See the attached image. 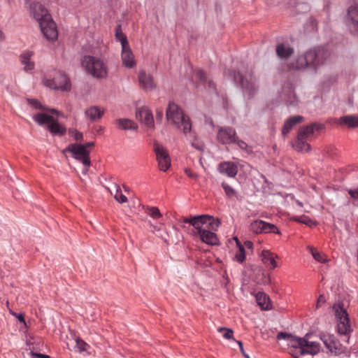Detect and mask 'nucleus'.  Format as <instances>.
<instances>
[{
	"label": "nucleus",
	"instance_id": "30",
	"mask_svg": "<svg viewBox=\"0 0 358 358\" xmlns=\"http://www.w3.org/2000/svg\"><path fill=\"white\" fill-rule=\"evenodd\" d=\"M306 140L298 134L297 138L293 144L294 148L298 152H308L310 150V145L306 142Z\"/></svg>",
	"mask_w": 358,
	"mask_h": 358
},
{
	"label": "nucleus",
	"instance_id": "21",
	"mask_svg": "<svg viewBox=\"0 0 358 358\" xmlns=\"http://www.w3.org/2000/svg\"><path fill=\"white\" fill-rule=\"evenodd\" d=\"M276 55L281 60H287L294 53V49L288 43H278L275 48Z\"/></svg>",
	"mask_w": 358,
	"mask_h": 358
},
{
	"label": "nucleus",
	"instance_id": "28",
	"mask_svg": "<svg viewBox=\"0 0 358 358\" xmlns=\"http://www.w3.org/2000/svg\"><path fill=\"white\" fill-rule=\"evenodd\" d=\"M338 122L339 124L345 125L348 128H356L358 127V116L345 115L341 117Z\"/></svg>",
	"mask_w": 358,
	"mask_h": 358
},
{
	"label": "nucleus",
	"instance_id": "13",
	"mask_svg": "<svg viewBox=\"0 0 358 358\" xmlns=\"http://www.w3.org/2000/svg\"><path fill=\"white\" fill-rule=\"evenodd\" d=\"M237 135L235 129L230 127H220L217 135V141L223 144H233L236 142Z\"/></svg>",
	"mask_w": 358,
	"mask_h": 358
},
{
	"label": "nucleus",
	"instance_id": "47",
	"mask_svg": "<svg viewBox=\"0 0 358 358\" xmlns=\"http://www.w3.org/2000/svg\"><path fill=\"white\" fill-rule=\"evenodd\" d=\"M325 302H326V299H325L324 296L323 294H320L317 299V303L315 305V308H320L323 304L325 303Z\"/></svg>",
	"mask_w": 358,
	"mask_h": 358
},
{
	"label": "nucleus",
	"instance_id": "35",
	"mask_svg": "<svg viewBox=\"0 0 358 358\" xmlns=\"http://www.w3.org/2000/svg\"><path fill=\"white\" fill-rule=\"evenodd\" d=\"M115 38L120 42L121 47L129 45L127 36L122 31L120 25H118L115 29Z\"/></svg>",
	"mask_w": 358,
	"mask_h": 358
},
{
	"label": "nucleus",
	"instance_id": "60",
	"mask_svg": "<svg viewBox=\"0 0 358 358\" xmlns=\"http://www.w3.org/2000/svg\"><path fill=\"white\" fill-rule=\"evenodd\" d=\"M234 240L236 242L238 248L240 247V245H242L241 242L239 241L238 238L237 237H234Z\"/></svg>",
	"mask_w": 358,
	"mask_h": 358
},
{
	"label": "nucleus",
	"instance_id": "55",
	"mask_svg": "<svg viewBox=\"0 0 358 358\" xmlns=\"http://www.w3.org/2000/svg\"><path fill=\"white\" fill-rule=\"evenodd\" d=\"M185 173L190 178H194L195 177V175L194 173H192L191 171H188V170H186Z\"/></svg>",
	"mask_w": 358,
	"mask_h": 358
},
{
	"label": "nucleus",
	"instance_id": "63",
	"mask_svg": "<svg viewBox=\"0 0 358 358\" xmlns=\"http://www.w3.org/2000/svg\"><path fill=\"white\" fill-rule=\"evenodd\" d=\"M349 103L350 104H352L353 103V100L351 98L349 99Z\"/></svg>",
	"mask_w": 358,
	"mask_h": 358
},
{
	"label": "nucleus",
	"instance_id": "16",
	"mask_svg": "<svg viewBox=\"0 0 358 358\" xmlns=\"http://www.w3.org/2000/svg\"><path fill=\"white\" fill-rule=\"evenodd\" d=\"M136 118L148 129H154L155 123L152 113L146 106L138 108L136 111Z\"/></svg>",
	"mask_w": 358,
	"mask_h": 358
},
{
	"label": "nucleus",
	"instance_id": "38",
	"mask_svg": "<svg viewBox=\"0 0 358 358\" xmlns=\"http://www.w3.org/2000/svg\"><path fill=\"white\" fill-rule=\"evenodd\" d=\"M146 212L153 219H159L162 217V213H160L159 208L157 207L148 206L146 208Z\"/></svg>",
	"mask_w": 358,
	"mask_h": 358
},
{
	"label": "nucleus",
	"instance_id": "24",
	"mask_svg": "<svg viewBox=\"0 0 358 358\" xmlns=\"http://www.w3.org/2000/svg\"><path fill=\"white\" fill-rule=\"evenodd\" d=\"M303 117L301 115H296L291 117L286 120L282 129V134L283 136L287 135L292 130V129L297 124L302 122Z\"/></svg>",
	"mask_w": 358,
	"mask_h": 358
},
{
	"label": "nucleus",
	"instance_id": "46",
	"mask_svg": "<svg viewBox=\"0 0 358 358\" xmlns=\"http://www.w3.org/2000/svg\"><path fill=\"white\" fill-rule=\"evenodd\" d=\"M196 78L199 79V80L203 84L206 85V83L207 82V78L206 77V75L203 71H198L196 73Z\"/></svg>",
	"mask_w": 358,
	"mask_h": 358
},
{
	"label": "nucleus",
	"instance_id": "31",
	"mask_svg": "<svg viewBox=\"0 0 358 358\" xmlns=\"http://www.w3.org/2000/svg\"><path fill=\"white\" fill-rule=\"evenodd\" d=\"M48 131L53 135L62 136L66 132V129L57 122L52 119V121L47 126Z\"/></svg>",
	"mask_w": 358,
	"mask_h": 358
},
{
	"label": "nucleus",
	"instance_id": "33",
	"mask_svg": "<svg viewBox=\"0 0 358 358\" xmlns=\"http://www.w3.org/2000/svg\"><path fill=\"white\" fill-rule=\"evenodd\" d=\"M53 117L43 113H38L34 115L33 120L39 125L43 126L45 124H50Z\"/></svg>",
	"mask_w": 358,
	"mask_h": 358
},
{
	"label": "nucleus",
	"instance_id": "1",
	"mask_svg": "<svg viewBox=\"0 0 358 358\" xmlns=\"http://www.w3.org/2000/svg\"><path fill=\"white\" fill-rule=\"evenodd\" d=\"M331 52L322 47H316L299 55L296 60L289 64V68L299 71L309 70L316 73L330 59Z\"/></svg>",
	"mask_w": 358,
	"mask_h": 358
},
{
	"label": "nucleus",
	"instance_id": "36",
	"mask_svg": "<svg viewBox=\"0 0 358 358\" xmlns=\"http://www.w3.org/2000/svg\"><path fill=\"white\" fill-rule=\"evenodd\" d=\"M233 259L240 264H242L245 259V252L244 246L240 245L236 250Z\"/></svg>",
	"mask_w": 358,
	"mask_h": 358
},
{
	"label": "nucleus",
	"instance_id": "9",
	"mask_svg": "<svg viewBox=\"0 0 358 358\" xmlns=\"http://www.w3.org/2000/svg\"><path fill=\"white\" fill-rule=\"evenodd\" d=\"M64 151L71 152L73 157L80 162L84 166H90V151L85 150L84 145L71 143L69 145Z\"/></svg>",
	"mask_w": 358,
	"mask_h": 358
},
{
	"label": "nucleus",
	"instance_id": "11",
	"mask_svg": "<svg viewBox=\"0 0 358 358\" xmlns=\"http://www.w3.org/2000/svg\"><path fill=\"white\" fill-rule=\"evenodd\" d=\"M154 151L159 170L164 172L166 171L171 166V159L168 151L164 146L157 143L154 144Z\"/></svg>",
	"mask_w": 358,
	"mask_h": 358
},
{
	"label": "nucleus",
	"instance_id": "8",
	"mask_svg": "<svg viewBox=\"0 0 358 358\" xmlns=\"http://www.w3.org/2000/svg\"><path fill=\"white\" fill-rule=\"evenodd\" d=\"M234 80L241 83L244 96L250 99L253 97L257 90V80L255 76L250 75L249 76L243 77L238 73L234 75Z\"/></svg>",
	"mask_w": 358,
	"mask_h": 358
},
{
	"label": "nucleus",
	"instance_id": "20",
	"mask_svg": "<svg viewBox=\"0 0 358 358\" xmlns=\"http://www.w3.org/2000/svg\"><path fill=\"white\" fill-rule=\"evenodd\" d=\"M260 257L263 264L269 269H274L278 266L275 261V259L278 258L277 255L268 250H264L262 251Z\"/></svg>",
	"mask_w": 358,
	"mask_h": 358
},
{
	"label": "nucleus",
	"instance_id": "25",
	"mask_svg": "<svg viewBox=\"0 0 358 358\" xmlns=\"http://www.w3.org/2000/svg\"><path fill=\"white\" fill-rule=\"evenodd\" d=\"M33 55L31 51H25L20 55V61L25 71H31L34 69V62L31 61Z\"/></svg>",
	"mask_w": 358,
	"mask_h": 358
},
{
	"label": "nucleus",
	"instance_id": "41",
	"mask_svg": "<svg viewBox=\"0 0 358 358\" xmlns=\"http://www.w3.org/2000/svg\"><path fill=\"white\" fill-rule=\"evenodd\" d=\"M222 187L224 189V192L228 197L231 198L235 196L236 192L234 189V188L231 187L229 185H228L226 182H222Z\"/></svg>",
	"mask_w": 358,
	"mask_h": 358
},
{
	"label": "nucleus",
	"instance_id": "48",
	"mask_svg": "<svg viewBox=\"0 0 358 358\" xmlns=\"http://www.w3.org/2000/svg\"><path fill=\"white\" fill-rule=\"evenodd\" d=\"M235 143H236L237 145L242 150H247L248 148V144L245 141L238 139V137L236 138V142H235Z\"/></svg>",
	"mask_w": 358,
	"mask_h": 358
},
{
	"label": "nucleus",
	"instance_id": "34",
	"mask_svg": "<svg viewBox=\"0 0 358 358\" xmlns=\"http://www.w3.org/2000/svg\"><path fill=\"white\" fill-rule=\"evenodd\" d=\"M308 250H310L312 256L313 258L318 262L320 263H326L328 262V259L325 257V255L323 253H321L313 247L309 246Z\"/></svg>",
	"mask_w": 358,
	"mask_h": 358
},
{
	"label": "nucleus",
	"instance_id": "12",
	"mask_svg": "<svg viewBox=\"0 0 358 358\" xmlns=\"http://www.w3.org/2000/svg\"><path fill=\"white\" fill-rule=\"evenodd\" d=\"M345 24L355 35H358V6H350L345 17Z\"/></svg>",
	"mask_w": 358,
	"mask_h": 358
},
{
	"label": "nucleus",
	"instance_id": "53",
	"mask_svg": "<svg viewBox=\"0 0 358 358\" xmlns=\"http://www.w3.org/2000/svg\"><path fill=\"white\" fill-rule=\"evenodd\" d=\"M13 315H14L20 322H23L24 324H26L23 314L20 313L17 315V313H13Z\"/></svg>",
	"mask_w": 358,
	"mask_h": 358
},
{
	"label": "nucleus",
	"instance_id": "19",
	"mask_svg": "<svg viewBox=\"0 0 358 358\" xmlns=\"http://www.w3.org/2000/svg\"><path fill=\"white\" fill-rule=\"evenodd\" d=\"M138 80L141 87L145 91H152L156 87L152 76L147 74L144 71H140Z\"/></svg>",
	"mask_w": 358,
	"mask_h": 358
},
{
	"label": "nucleus",
	"instance_id": "15",
	"mask_svg": "<svg viewBox=\"0 0 358 358\" xmlns=\"http://www.w3.org/2000/svg\"><path fill=\"white\" fill-rule=\"evenodd\" d=\"M320 339L323 342L324 346L331 353L334 355H339L341 353V344L334 335L322 334L320 336Z\"/></svg>",
	"mask_w": 358,
	"mask_h": 358
},
{
	"label": "nucleus",
	"instance_id": "27",
	"mask_svg": "<svg viewBox=\"0 0 358 358\" xmlns=\"http://www.w3.org/2000/svg\"><path fill=\"white\" fill-rule=\"evenodd\" d=\"M321 126L317 124H312L306 127H302L298 134L300 137H303L307 140H309L313 135L315 130H320Z\"/></svg>",
	"mask_w": 358,
	"mask_h": 358
},
{
	"label": "nucleus",
	"instance_id": "23",
	"mask_svg": "<svg viewBox=\"0 0 358 358\" xmlns=\"http://www.w3.org/2000/svg\"><path fill=\"white\" fill-rule=\"evenodd\" d=\"M85 116L92 122L97 121L104 114L103 108L99 106H91L85 112Z\"/></svg>",
	"mask_w": 358,
	"mask_h": 358
},
{
	"label": "nucleus",
	"instance_id": "59",
	"mask_svg": "<svg viewBox=\"0 0 358 358\" xmlns=\"http://www.w3.org/2000/svg\"><path fill=\"white\" fill-rule=\"evenodd\" d=\"M48 111H50V113H53V114H59V112L55 109V108H51V109H49Z\"/></svg>",
	"mask_w": 358,
	"mask_h": 358
},
{
	"label": "nucleus",
	"instance_id": "61",
	"mask_svg": "<svg viewBox=\"0 0 358 358\" xmlns=\"http://www.w3.org/2000/svg\"><path fill=\"white\" fill-rule=\"evenodd\" d=\"M192 145L193 147H195L198 150H201L202 149V146L201 145H196L194 143H192Z\"/></svg>",
	"mask_w": 358,
	"mask_h": 358
},
{
	"label": "nucleus",
	"instance_id": "44",
	"mask_svg": "<svg viewBox=\"0 0 358 358\" xmlns=\"http://www.w3.org/2000/svg\"><path fill=\"white\" fill-rule=\"evenodd\" d=\"M27 101L34 108L45 110L43 106L36 99H28Z\"/></svg>",
	"mask_w": 358,
	"mask_h": 358
},
{
	"label": "nucleus",
	"instance_id": "26",
	"mask_svg": "<svg viewBox=\"0 0 358 358\" xmlns=\"http://www.w3.org/2000/svg\"><path fill=\"white\" fill-rule=\"evenodd\" d=\"M199 236L203 243L208 245H215L218 243L217 235L208 230L205 229Z\"/></svg>",
	"mask_w": 358,
	"mask_h": 358
},
{
	"label": "nucleus",
	"instance_id": "22",
	"mask_svg": "<svg viewBox=\"0 0 358 358\" xmlns=\"http://www.w3.org/2000/svg\"><path fill=\"white\" fill-rule=\"evenodd\" d=\"M115 124L117 128L120 130L127 131L134 130L136 131L138 129L137 124L133 120L128 118H118L115 120Z\"/></svg>",
	"mask_w": 358,
	"mask_h": 358
},
{
	"label": "nucleus",
	"instance_id": "56",
	"mask_svg": "<svg viewBox=\"0 0 358 358\" xmlns=\"http://www.w3.org/2000/svg\"><path fill=\"white\" fill-rule=\"evenodd\" d=\"M84 166L85 167H84L83 170L82 171V173L83 175H86L87 173V172H88V169H89L90 166Z\"/></svg>",
	"mask_w": 358,
	"mask_h": 358
},
{
	"label": "nucleus",
	"instance_id": "40",
	"mask_svg": "<svg viewBox=\"0 0 358 358\" xmlns=\"http://www.w3.org/2000/svg\"><path fill=\"white\" fill-rule=\"evenodd\" d=\"M37 6H39L41 7V9H39V8H36L35 9V11L38 14V15H41L42 14V10H48L41 3H40L39 2H34L30 4L29 6V10H30V13L31 15L34 17V13H33V8L34 7H37Z\"/></svg>",
	"mask_w": 358,
	"mask_h": 358
},
{
	"label": "nucleus",
	"instance_id": "52",
	"mask_svg": "<svg viewBox=\"0 0 358 358\" xmlns=\"http://www.w3.org/2000/svg\"><path fill=\"white\" fill-rule=\"evenodd\" d=\"M236 341V343H237V344L238 345L239 348H240V350H241V352H242V354L244 355V357H245V358H250V356H249L248 354H246V353L245 352V350H244V349H243V343H242V342H241V341Z\"/></svg>",
	"mask_w": 358,
	"mask_h": 358
},
{
	"label": "nucleus",
	"instance_id": "62",
	"mask_svg": "<svg viewBox=\"0 0 358 358\" xmlns=\"http://www.w3.org/2000/svg\"><path fill=\"white\" fill-rule=\"evenodd\" d=\"M4 38H5L4 34H3V31L0 30V39L4 40Z\"/></svg>",
	"mask_w": 358,
	"mask_h": 358
},
{
	"label": "nucleus",
	"instance_id": "51",
	"mask_svg": "<svg viewBox=\"0 0 358 358\" xmlns=\"http://www.w3.org/2000/svg\"><path fill=\"white\" fill-rule=\"evenodd\" d=\"M32 358H50V356L41 353L31 352Z\"/></svg>",
	"mask_w": 358,
	"mask_h": 358
},
{
	"label": "nucleus",
	"instance_id": "29",
	"mask_svg": "<svg viewBox=\"0 0 358 358\" xmlns=\"http://www.w3.org/2000/svg\"><path fill=\"white\" fill-rule=\"evenodd\" d=\"M285 92L284 99L286 104L292 107L298 106L299 101L292 88H289L287 91H285Z\"/></svg>",
	"mask_w": 358,
	"mask_h": 358
},
{
	"label": "nucleus",
	"instance_id": "14",
	"mask_svg": "<svg viewBox=\"0 0 358 358\" xmlns=\"http://www.w3.org/2000/svg\"><path fill=\"white\" fill-rule=\"evenodd\" d=\"M250 230L255 234L273 232L280 234L277 227L273 224L260 220H256L250 224Z\"/></svg>",
	"mask_w": 358,
	"mask_h": 358
},
{
	"label": "nucleus",
	"instance_id": "2",
	"mask_svg": "<svg viewBox=\"0 0 358 358\" xmlns=\"http://www.w3.org/2000/svg\"><path fill=\"white\" fill-rule=\"evenodd\" d=\"M308 334L299 338L286 332H280L277 335L278 340H285L288 347V352L294 358H299L302 355H315L320 352V343L307 340Z\"/></svg>",
	"mask_w": 358,
	"mask_h": 358
},
{
	"label": "nucleus",
	"instance_id": "5",
	"mask_svg": "<svg viewBox=\"0 0 358 358\" xmlns=\"http://www.w3.org/2000/svg\"><path fill=\"white\" fill-rule=\"evenodd\" d=\"M166 117L169 121H171L179 129L183 131V133L187 136L190 133L192 124L187 116L183 114L182 110L175 103H169L166 110Z\"/></svg>",
	"mask_w": 358,
	"mask_h": 358
},
{
	"label": "nucleus",
	"instance_id": "17",
	"mask_svg": "<svg viewBox=\"0 0 358 358\" xmlns=\"http://www.w3.org/2000/svg\"><path fill=\"white\" fill-rule=\"evenodd\" d=\"M121 59L124 66L131 69L136 66L134 55L129 45L122 47Z\"/></svg>",
	"mask_w": 358,
	"mask_h": 358
},
{
	"label": "nucleus",
	"instance_id": "54",
	"mask_svg": "<svg viewBox=\"0 0 358 358\" xmlns=\"http://www.w3.org/2000/svg\"><path fill=\"white\" fill-rule=\"evenodd\" d=\"M81 145L85 146V150H87V148L94 146V142H89V143H87L85 144H81Z\"/></svg>",
	"mask_w": 358,
	"mask_h": 358
},
{
	"label": "nucleus",
	"instance_id": "4",
	"mask_svg": "<svg viewBox=\"0 0 358 358\" xmlns=\"http://www.w3.org/2000/svg\"><path fill=\"white\" fill-rule=\"evenodd\" d=\"M81 65L94 78L102 79L108 75V66L101 58L85 55L81 59Z\"/></svg>",
	"mask_w": 358,
	"mask_h": 358
},
{
	"label": "nucleus",
	"instance_id": "3",
	"mask_svg": "<svg viewBox=\"0 0 358 358\" xmlns=\"http://www.w3.org/2000/svg\"><path fill=\"white\" fill-rule=\"evenodd\" d=\"M41 9L39 6L33 8L34 13V19L38 22L41 30L43 36L48 41H55L58 37V32L55 22L52 19L48 10H42V14L38 15L36 11V8Z\"/></svg>",
	"mask_w": 358,
	"mask_h": 358
},
{
	"label": "nucleus",
	"instance_id": "18",
	"mask_svg": "<svg viewBox=\"0 0 358 358\" xmlns=\"http://www.w3.org/2000/svg\"><path fill=\"white\" fill-rule=\"evenodd\" d=\"M218 171L230 178H234L238 173L237 165L232 162H224L218 165Z\"/></svg>",
	"mask_w": 358,
	"mask_h": 358
},
{
	"label": "nucleus",
	"instance_id": "50",
	"mask_svg": "<svg viewBox=\"0 0 358 358\" xmlns=\"http://www.w3.org/2000/svg\"><path fill=\"white\" fill-rule=\"evenodd\" d=\"M205 87L207 88L209 92L215 91V85L212 80H208V85L205 86Z\"/></svg>",
	"mask_w": 358,
	"mask_h": 358
},
{
	"label": "nucleus",
	"instance_id": "42",
	"mask_svg": "<svg viewBox=\"0 0 358 358\" xmlns=\"http://www.w3.org/2000/svg\"><path fill=\"white\" fill-rule=\"evenodd\" d=\"M219 332H224L223 337L226 339H231L233 338L234 331L231 329L225 328V327H220L217 329Z\"/></svg>",
	"mask_w": 358,
	"mask_h": 358
},
{
	"label": "nucleus",
	"instance_id": "10",
	"mask_svg": "<svg viewBox=\"0 0 358 358\" xmlns=\"http://www.w3.org/2000/svg\"><path fill=\"white\" fill-rule=\"evenodd\" d=\"M43 83L51 89H58L63 91L69 90L71 87L68 77L61 71L57 72L52 79L45 78Z\"/></svg>",
	"mask_w": 358,
	"mask_h": 358
},
{
	"label": "nucleus",
	"instance_id": "7",
	"mask_svg": "<svg viewBox=\"0 0 358 358\" xmlns=\"http://www.w3.org/2000/svg\"><path fill=\"white\" fill-rule=\"evenodd\" d=\"M333 310L337 320L338 333L345 336L348 335L351 331V327L348 313L343 308V305L340 303H335Z\"/></svg>",
	"mask_w": 358,
	"mask_h": 358
},
{
	"label": "nucleus",
	"instance_id": "37",
	"mask_svg": "<svg viewBox=\"0 0 358 358\" xmlns=\"http://www.w3.org/2000/svg\"><path fill=\"white\" fill-rule=\"evenodd\" d=\"M116 192L114 195V199L120 203H124L127 201V198L122 193L121 189L119 185H115Z\"/></svg>",
	"mask_w": 358,
	"mask_h": 358
},
{
	"label": "nucleus",
	"instance_id": "64",
	"mask_svg": "<svg viewBox=\"0 0 358 358\" xmlns=\"http://www.w3.org/2000/svg\"><path fill=\"white\" fill-rule=\"evenodd\" d=\"M296 203L299 206H302V203L300 201H297Z\"/></svg>",
	"mask_w": 358,
	"mask_h": 358
},
{
	"label": "nucleus",
	"instance_id": "58",
	"mask_svg": "<svg viewBox=\"0 0 358 358\" xmlns=\"http://www.w3.org/2000/svg\"><path fill=\"white\" fill-rule=\"evenodd\" d=\"M150 226L152 228V231H159L160 229V228L158 227L157 226L153 224H150Z\"/></svg>",
	"mask_w": 358,
	"mask_h": 358
},
{
	"label": "nucleus",
	"instance_id": "32",
	"mask_svg": "<svg viewBox=\"0 0 358 358\" xmlns=\"http://www.w3.org/2000/svg\"><path fill=\"white\" fill-rule=\"evenodd\" d=\"M256 300L258 305L262 310H269L271 308L269 298L266 294L262 292L257 293L256 295Z\"/></svg>",
	"mask_w": 358,
	"mask_h": 358
},
{
	"label": "nucleus",
	"instance_id": "57",
	"mask_svg": "<svg viewBox=\"0 0 358 358\" xmlns=\"http://www.w3.org/2000/svg\"><path fill=\"white\" fill-rule=\"evenodd\" d=\"M245 245L248 248H251L252 247V243L250 241H245Z\"/></svg>",
	"mask_w": 358,
	"mask_h": 358
},
{
	"label": "nucleus",
	"instance_id": "43",
	"mask_svg": "<svg viewBox=\"0 0 358 358\" xmlns=\"http://www.w3.org/2000/svg\"><path fill=\"white\" fill-rule=\"evenodd\" d=\"M76 348L78 349V351L80 352L85 351L86 347L88 346V345L83 340L80 338L76 339Z\"/></svg>",
	"mask_w": 358,
	"mask_h": 358
},
{
	"label": "nucleus",
	"instance_id": "6",
	"mask_svg": "<svg viewBox=\"0 0 358 358\" xmlns=\"http://www.w3.org/2000/svg\"><path fill=\"white\" fill-rule=\"evenodd\" d=\"M182 223L189 224L194 228L192 234L194 236H199L203 231L202 227L204 224L208 223L214 229V225L219 227L220 222L218 220H214L213 217L208 215H196L191 217H185L182 219Z\"/></svg>",
	"mask_w": 358,
	"mask_h": 358
},
{
	"label": "nucleus",
	"instance_id": "45",
	"mask_svg": "<svg viewBox=\"0 0 358 358\" xmlns=\"http://www.w3.org/2000/svg\"><path fill=\"white\" fill-rule=\"evenodd\" d=\"M69 134L74 137L76 141H82L83 138V133L77 131L76 129H69Z\"/></svg>",
	"mask_w": 358,
	"mask_h": 358
},
{
	"label": "nucleus",
	"instance_id": "39",
	"mask_svg": "<svg viewBox=\"0 0 358 358\" xmlns=\"http://www.w3.org/2000/svg\"><path fill=\"white\" fill-rule=\"evenodd\" d=\"M294 220L308 226H312L313 224H315L314 222L311 219L305 215L295 217H294Z\"/></svg>",
	"mask_w": 358,
	"mask_h": 358
},
{
	"label": "nucleus",
	"instance_id": "49",
	"mask_svg": "<svg viewBox=\"0 0 358 358\" xmlns=\"http://www.w3.org/2000/svg\"><path fill=\"white\" fill-rule=\"evenodd\" d=\"M348 193L352 199H358V187L355 189H349Z\"/></svg>",
	"mask_w": 358,
	"mask_h": 358
}]
</instances>
